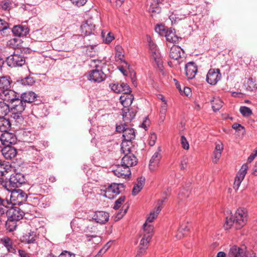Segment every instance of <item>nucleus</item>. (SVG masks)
<instances>
[{"instance_id": "20e7f679", "label": "nucleus", "mask_w": 257, "mask_h": 257, "mask_svg": "<svg viewBox=\"0 0 257 257\" xmlns=\"http://www.w3.org/2000/svg\"><path fill=\"white\" fill-rule=\"evenodd\" d=\"M6 62L11 67H21L25 64L26 59L23 55L14 53L7 58Z\"/></svg>"}, {"instance_id": "39448f33", "label": "nucleus", "mask_w": 257, "mask_h": 257, "mask_svg": "<svg viewBox=\"0 0 257 257\" xmlns=\"http://www.w3.org/2000/svg\"><path fill=\"white\" fill-rule=\"evenodd\" d=\"M95 26L94 25L92 19H90L83 22L80 27V32L82 35L86 36L92 35L94 39L96 37L94 34Z\"/></svg>"}, {"instance_id": "e433bc0d", "label": "nucleus", "mask_w": 257, "mask_h": 257, "mask_svg": "<svg viewBox=\"0 0 257 257\" xmlns=\"http://www.w3.org/2000/svg\"><path fill=\"white\" fill-rule=\"evenodd\" d=\"M189 230V228L186 223L181 224L178 229L177 234L176 235V238L181 239Z\"/></svg>"}, {"instance_id": "49530a36", "label": "nucleus", "mask_w": 257, "mask_h": 257, "mask_svg": "<svg viewBox=\"0 0 257 257\" xmlns=\"http://www.w3.org/2000/svg\"><path fill=\"white\" fill-rule=\"evenodd\" d=\"M85 227L86 228L84 231V232L94 233L97 230L96 226L94 225L92 223H91V221L90 220H87V222L86 223Z\"/></svg>"}, {"instance_id": "79ce46f5", "label": "nucleus", "mask_w": 257, "mask_h": 257, "mask_svg": "<svg viewBox=\"0 0 257 257\" xmlns=\"http://www.w3.org/2000/svg\"><path fill=\"white\" fill-rule=\"evenodd\" d=\"M148 244L149 243L145 242H144V244H142L141 241H140L139 249L135 257H142L146 253L148 247Z\"/></svg>"}, {"instance_id": "37998d69", "label": "nucleus", "mask_w": 257, "mask_h": 257, "mask_svg": "<svg viewBox=\"0 0 257 257\" xmlns=\"http://www.w3.org/2000/svg\"><path fill=\"white\" fill-rule=\"evenodd\" d=\"M167 102L162 103L161 105L160 110V122H163L166 117V113L167 110Z\"/></svg>"}, {"instance_id": "9d476101", "label": "nucleus", "mask_w": 257, "mask_h": 257, "mask_svg": "<svg viewBox=\"0 0 257 257\" xmlns=\"http://www.w3.org/2000/svg\"><path fill=\"white\" fill-rule=\"evenodd\" d=\"M112 172L117 177L124 179L129 178L131 174L130 169L124 166L121 163L120 165H115Z\"/></svg>"}, {"instance_id": "f704fd0d", "label": "nucleus", "mask_w": 257, "mask_h": 257, "mask_svg": "<svg viewBox=\"0 0 257 257\" xmlns=\"http://www.w3.org/2000/svg\"><path fill=\"white\" fill-rule=\"evenodd\" d=\"M164 36L168 42L173 43L178 42L179 39H181L175 34L171 29H169Z\"/></svg>"}, {"instance_id": "a18cd8bd", "label": "nucleus", "mask_w": 257, "mask_h": 257, "mask_svg": "<svg viewBox=\"0 0 257 257\" xmlns=\"http://www.w3.org/2000/svg\"><path fill=\"white\" fill-rule=\"evenodd\" d=\"M223 102L219 98H214L211 101L212 108L214 111L219 110L222 106Z\"/></svg>"}, {"instance_id": "6e6d98bb", "label": "nucleus", "mask_w": 257, "mask_h": 257, "mask_svg": "<svg viewBox=\"0 0 257 257\" xmlns=\"http://www.w3.org/2000/svg\"><path fill=\"white\" fill-rule=\"evenodd\" d=\"M109 86L114 92L117 93L121 92V85L118 83H110Z\"/></svg>"}, {"instance_id": "0eeeda50", "label": "nucleus", "mask_w": 257, "mask_h": 257, "mask_svg": "<svg viewBox=\"0 0 257 257\" xmlns=\"http://www.w3.org/2000/svg\"><path fill=\"white\" fill-rule=\"evenodd\" d=\"M5 213L8 218L17 221L22 219L25 214L24 211L19 207H13L8 209V205Z\"/></svg>"}, {"instance_id": "f257e3e1", "label": "nucleus", "mask_w": 257, "mask_h": 257, "mask_svg": "<svg viewBox=\"0 0 257 257\" xmlns=\"http://www.w3.org/2000/svg\"><path fill=\"white\" fill-rule=\"evenodd\" d=\"M248 219L247 210L245 208H239L235 211L234 215L226 217L224 227L225 229H229L233 224L236 228H240L245 225Z\"/></svg>"}, {"instance_id": "393cba45", "label": "nucleus", "mask_w": 257, "mask_h": 257, "mask_svg": "<svg viewBox=\"0 0 257 257\" xmlns=\"http://www.w3.org/2000/svg\"><path fill=\"white\" fill-rule=\"evenodd\" d=\"M36 239V233L34 231L26 232L21 238L22 242L27 244L34 243Z\"/></svg>"}, {"instance_id": "bb28decb", "label": "nucleus", "mask_w": 257, "mask_h": 257, "mask_svg": "<svg viewBox=\"0 0 257 257\" xmlns=\"http://www.w3.org/2000/svg\"><path fill=\"white\" fill-rule=\"evenodd\" d=\"M184 51L180 47L177 45H173L170 49L169 52V57L174 60H178L181 57L182 54Z\"/></svg>"}, {"instance_id": "9b49d317", "label": "nucleus", "mask_w": 257, "mask_h": 257, "mask_svg": "<svg viewBox=\"0 0 257 257\" xmlns=\"http://www.w3.org/2000/svg\"><path fill=\"white\" fill-rule=\"evenodd\" d=\"M144 234L140 241L142 244L144 242L149 243L154 233V226L152 224L144 223L143 225Z\"/></svg>"}, {"instance_id": "8fccbe9b", "label": "nucleus", "mask_w": 257, "mask_h": 257, "mask_svg": "<svg viewBox=\"0 0 257 257\" xmlns=\"http://www.w3.org/2000/svg\"><path fill=\"white\" fill-rule=\"evenodd\" d=\"M172 189L170 187H168L163 193V196L162 199L160 200L158 202V205L162 204L168 198L171 193Z\"/></svg>"}, {"instance_id": "13d9d810", "label": "nucleus", "mask_w": 257, "mask_h": 257, "mask_svg": "<svg viewBox=\"0 0 257 257\" xmlns=\"http://www.w3.org/2000/svg\"><path fill=\"white\" fill-rule=\"evenodd\" d=\"M121 92H123V94L131 93V89L129 85L125 83L122 82L121 84Z\"/></svg>"}, {"instance_id": "f03ea898", "label": "nucleus", "mask_w": 257, "mask_h": 257, "mask_svg": "<svg viewBox=\"0 0 257 257\" xmlns=\"http://www.w3.org/2000/svg\"><path fill=\"white\" fill-rule=\"evenodd\" d=\"M121 150L124 154L121 163L124 166L130 168L137 165L138 159L133 154L132 147L126 145L125 142L121 143Z\"/></svg>"}, {"instance_id": "473e14b6", "label": "nucleus", "mask_w": 257, "mask_h": 257, "mask_svg": "<svg viewBox=\"0 0 257 257\" xmlns=\"http://www.w3.org/2000/svg\"><path fill=\"white\" fill-rule=\"evenodd\" d=\"M10 87V78L7 76L0 77V94Z\"/></svg>"}, {"instance_id": "864d4df0", "label": "nucleus", "mask_w": 257, "mask_h": 257, "mask_svg": "<svg viewBox=\"0 0 257 257\" xmlns=\"http://www.w3.org/2000/svg\"><path fill=\"white\" fill-rule=\"evenodd\" d=\"M239 111L244 117H248L252 114V110L249 107L245 106H241Z\"/></svg>"}, {"instance_id": "f3484780", "label": "nucleus", "mask_w": 257, "mask_h": 257, "mask_svg": "<svg viewBox=\"0 0 257 257\" xmlns=\"http://www.w3.org/2000/svg\"><path fill=\"white\" fill-rule=\"evenodd\" d=\"M2 141L4 143L5 146H11L16 144L17 142V138L16 136L8 131L1 134Z\"/></svg>"}, {"instance_id": "c756f323", "label": "nucleus", "mask_w": 257, "mask_h": 257, "mask_svg": "<svg viewBox=\"0 0 257 257\" xmlns=\"http://www.w3.org/2000/svg\"><path fill=\"white\" fill-rule=\"evenodd\" d=\"M134 96L131 93L123 94L120 97V101L124 108H128L132 103Z\"/></svg>"}, {"instance_id": "dca6fc26", "label": "nucleus", "mask_w": 257, "mask_h": 257, "mask_svg": "<svg viewBox=\"0 0 257 257\" xmlns=\"http://www.w3.org/2000/svg\"><path fill=\"white\" fill-rule=\"evenodd\" d=\"M10 182L12 187H19L25 182V176L21 173H14L11 175Z\"/></svg>"}, {"instance_id": "5fc2aeb1", "label": "nucleus", "mask_w": 257, "mask_h": 257, "mask_svg": "<svg viewBox=\"0 0 257 257\" xmlns=\"http://www.w3.org/2000/svg\"><path fill=\"white\" fill-rule=\"evenodd\" d=\"M244 178L242 177V176L236 175L234 182L233 183V187L235 190H237L239 188L240 185Z\"/></svg>"}, {"instance_id": "4d7b16f0", "label": "nucleus", "mask_w": 257, "mask_h": 257, "mask_svg": "<svg viewBox=\"0 0 257 257\" xmlns=\"http://www.w3.org/2000/svg\"><path fill=\"white\" fill-rule=\"evenodd\" d=\"M11 4L9 1H2L0 2V8L5 11H9L10 9Z\"/></svg>"}, {"instance_id": "052dcab7", "label": "nucleus", "mask_w": 257, "mask_h": 257, "mask_svg": "<svg viewBox=\"0 0 257 257\" xmlns=\"http://www.w3.org/2000/svg\"><path fill=\"white\" fill-rule=\"evenodd\" d=\"M248 168V167L247 164H243L237 174L240 175V176H242V177L244 178Z\"/></svg>"}, {"instance_id": "c85d7f7f", "label": "nucleus", "mask_w": 257, "mask_h": 257, "mask_svg": "<svg viewBox=\"0 0 257 257\" xmlns=\"http://www.w3.org/2000/svg\"><path fill=\"white\" fill-rule=\"evenodd\" d=\"M13 34L18 37L25 36L29 33V29L25 26H14L12 30Z\"/></svg>"}, {"instance_id": "a878e982", "label": "nucleus", "mask_w": 257, "mask_h": 257, "mask_svg": "<svg viewBox=\"0 0 257 257\" xmlns=\"http://www.w3.org/2000/svg\"><path fill=\"white\" fill-rule=\"evenodd\" d=\"M223 150V145L222 143H216L215 150L213 153L212 162L213 163L216 164L219 161Z\"/></svg>"}, {"instance_id": "4be33fe9", "label": "nucleus", "mask_w": 257, "mask_h": 257, "mask_svg": "<svg viewBox=\"0 0 257 257\" xmlns=\"http://www.w3.org/2000/svg\"><path fill=\"white\" fill-rule=\"evenodd\" d=\"M245 255L244 248H240L236 245H233L230 248L229 257H243Z\"/></svg>"}, {"instance_id": "2f4dec72", "label": "nucleus", "mask_w": 257, "mask_h": 257, "mask_svg": "<svg viewBox=\"0 0 257 257\" xmlns=\"http://www.w3.org/2000/svg\"><path fill=\"white\" fill-rule=\"evenodd\" d=\"M92 70H103L106 66V62L99 59H92L89 64Z\"/></svg>"}, {"instance_id": "72a5a7b5", "label": "nucleus", "mask_w": 257, "mask_h": 257, "mask_svg": "<svg viewBox=\"0 0 257 257\" xmlns=\"http://www.w3.org/2000/svg\"><path fill=\"white\" fill-rule=\"evenodd\" d=\"M163 207L160 204L158 205L156 208V210L152 211L149 216L147 217L145 223L152 224L154 220L157 217L158 215L160 212Z\"/></svg>"}, {"instance_id": "a19ab883", "label": "nucleus", "mask_w": 257, "mask_h": 257, "mask_svg": "<svg viewBox=\"0 0 257 257\" xmlns=\"http://www.w3.org/2000/svg\"><path fill=\"white\" fill-rule=\"evenodd\" d=\"M17 221L13 220L8 218V220L6 222V227L7 230L9 232L14 231L17 226Z\"/></svg>"}, {"instance_id": "de8ad7c7", "label": "nucleus", "mask_w": 257, "mask_h": 257, "mask_svg": "<svg viewBox=\"0 0 257 257\" xmlns=\"http://www.w3.org/2000/svg\"><path fill=\"white\" fill-rule=\"evenodd\" d=\"M246 89L249 91H253L257 88V85L252 78H249L245 83Z\"/></svg>"}, {"instance_id": "ddd939ff", "label": "nucleus", "mask_w": 257, "mask_h": 257, "mask_svg": "<svg viewBox=\"0 0 257 257\" xmlns=\"http://www.w3.org/2000/svg\"><path fill=\"white\" fill-rule=\"evenodd\" d=\"M1 243L6 247L9 253L17 254L18 250L16 244H14L13 240L8 236H4L1 239Z\"/></svg>"}, {"instance_id": "774afa93", "label": "nucleus", "mask_w": 257, "mask_h": 257, "mask_svg": "<svg viewBox=\"0 0 257 257\" xmlns=\"http://www.w3.org/2000/svg\"><path fill=\"white\" fill-rule=\"evenodd\" d=\"M18 252L20 257H30L29 253L25 250L19 249Z\"/></svg>"}, {"instance_id": "5701e85b", "label": "nucleus", "mask_w": 257, "mask_h": 257, "mask_svg": "<svg viewBox=\"0 0 257 257\" xmlns=\"http://www.w3.org/2000/svg\"><path fill=\"white\" fill-rule=\"evenodd\" d=\"M147 41L149 42V46L152 52L155 61L159 64L160 62V53L155 44L151 41V38L150 36H147Z\"/></svg>"}, {"instance_id": "3c124183", "label": "nucleus", "mask_w": 257, "mask_h": 257, "mask_svg": "<svg viewBox=\"0 0 257 257\" xmlns=\"http://www.w3.org/2000/svg\"><path fill=\"white\" fill-rule=\"evenodd\" d=\"M35 83L34 78L30 76L21 80V83L25 86H32Z\"/></svg>"}, {"instance_id": "7ed1b4c3", "label": "nucleus", "mask_w": 257, "mask_h": 257, "mask_svg": "<svg viewBox=\"0 0 257 257\" xmlns=\"http://www.w3.org/2000/svg\"><path fill=\"white\" fill-rule=\"evenodd\" d=\"M125 186L123 183H113L109 185L105 190H101V192H104L103 195L109 199H113L118 194H119L122 190L124 189Z\"/></svg>"}, {"instance_id": "4468645a", "label": "nucleus", "mask_w": 257, "mask_h": 257, "mask_svg": "<svg viewBox=\"0 0 257 257\" xmlns=\"http://www.w3.org/2000/svg\"><path fill=\"white\" fill-rule=\"evenodd\" d=\"M161 152V148L159 147L150 159L149 169L151 171L155 170L158 167L160 161L162 158Z\"/></svg>"}, {"instance_id": "09e8293b", "label": "nucleus", "mask_w": 257, "mask_h": 257, "mask_svg": "<svg viewBox=\"0 0 257 257\" xmlns=\"http://www.w3.org/2000/svg\"><path fill=\"white\" fill-rule=\"evenodd\" d=\"M9 204L8 200L0 197V215H4L7 210V206Z\"/></svg>"}, {"instance_id": "4c0bfd02", "label": "nucleus", "mask_w": 257, "mask_h": 257, "mask_svg": "<svg viewBox=\"0 0 257 257\" xmlns=\"http://www.w3.org/2000/svg\"><path fill=\"white\" fill-rule=\"evenodd\" d=\"M11 166L8 162L0 163V178L5 176L11 170Z\"/></svg>"}, {"instance_id": "58836bf2", "label": "nucleus", "mask_w": 257, "mask_h": 257, "mask_svg": "<svg viewBox=\"0 0 257 257\" xmlns=\"http://www.w3.org/2000/svg\"><path fill=\"white\" fill-rule=\"evenodd\" d=\"M22 40L19 38H13L8 42V45L12 48L16 49L22 47Z\"/></svg>"}, {"instance_id": "6e6552de", "label": "nucleus", "mask_w": 257, "mask_h": 257, "mask_svg": "<svg viewBox=\"0 0 257 257\" xmlns=\"http://www.w3.org/2000/svg\"><path fill=\"white\" fill-rule=\"evenodd\" d=\"M27 198V194L21 189H15L12 191L10 200L14 204H20L24 202Z\"/></svg>"}, {"instance_id": "2eb2a0df", "label": "nucleus", "mask_w": 257, "mask_h": 257, "mask_svg": "<svg viewBox=\"0 0 257 257\" xmlns=\"http://www.w3.org/2000/svg\"><path fill=\"white\" fill-rule=\"evenodd\" d=\"M87 220L78 218L73 219L71 222V226L74 231L83 232L86 228Z\"/></svg>"}, {"instance_id": "f8f14e48", "label": "nucleus", "mask_w": 257, "mask_h": 257, "mask_svg": "<svg viewBox=\"0 0 257 257\" xmlns=\"http://www.w3.org/2000/svg\"><path fill=\"white\" fill-rule=\"evenodd\" d=\"M19 97V94L10 88L7 89L0 94L1 99L3 100L4 101L9 102L11 104L16 101Z\"/></svg>"}, {"instance_id": "7c9ffc66", "label": "nucleus", "mask_w": 257, "mask_h": 257, "mask_svg": "<svg viewBox=\"0 0 257 257\" xmlns=\"http://www.w3.org/2000/svg\"><path fill=\"white\" fill-rule=\"evenodd\" d=\"M123 119L125 121H130L134 118L137 112L136 110H133L128 108H123L122 109Z\"/></svg>"}, {"instance_id": "6ab92c4d", "label": "nucleus", "mask_w": 257, "mask_h": 257, "mask_svg": "<svg viewBox=\"0 0 257 257\" xmlns=\"http://www.w3.org/2000/svg\"><path fill=\"white\" fill-rule=\"evenodd\" d=\"M135 130L133 128L127 127L124 130L122 135L123 138L122 143L125 142L126 145L131 147H132V141L135 138Z\"/></svg>"}, {"instance_id": "603ef678", "label": "nucleus", "mask_w": 257, "mask_h": 257, "mask_svg": "<svg viewBox=\"0 0 257 257\" xmlns=\"http://www.w3.org/2000/svg\"><path fill=\"white\" fill-rule=\"evenodd\" d=\"M169 29L163 25H158L155 28V31L160 36H164Z\"/></svg>"}, {"instance_id": "ea45409f", "label": "nucleus", "mask_w": 257, "mask_h": 257, "mask_svg": "<svg viewBox=\"0 0 257 257\" xmlns=\"http://www.w3.org/2000/svg\"><path fill=\"white\" fill-rule=\"evenodd\" d=\"M10 110L9 105L4 101H0V117L7 115Z\"/></svg>"}, {"instance_id": "338daca9", "label": "nucleus", "mask_w": 257, "mask_h": 257, "mask_svg": "<svg viewBox=\"0 0 257 257\" xmlns=\"http://www.w3.org/2000/svg\"><path fill=\"white\" fill-rule=\"evenodd\" d=\"M157 140V136L155 133L152 134L150 137L149 144L151 146H153L156 143Z\"/></svg>"}, {"instance_id": "b1692460", "label": "nucleus", "mask_w": 257, "mask_h": 257, "mask_svg": "<svg viewBox=\"0 0 257 257\" xmlns=\"http://www.w3.org/2000/svg\"><path fill=\"white\" fill-rule=\"evenodd\" d=\"M12 111L18 113H22L26 106V104L20 97L16 101L12 103Z\"/></svg>"}, {"instance_id": "aec40b11", "label": "nucleus", "mask_w": 257, "mask_h": 257, "mask_svg": "<svg viewBox=\"0 0 257 257\" xmlns=\"http://www.w3.org/2000/svg\"><path fill=\"white\" fill-rule=\"evenodd\" d=\"M185 69L188 78L191 79L195 77L197 72V67L194 62H188L186 64Z\"/></svg>"}, {"instance_id": "e2e57ef3", "label": "nucleus", "mask_w": 257, "mask_h": 257, "mask_svg": "<svg viewBox=\"0 0 257 257\" xmlns=\"http://www.w3.org/2000/svg\"><path fill=\"white\" fill-rule=\"evenodd\" d=\"M58 257H75V254L67 250H63Z\"/></svg>"}, {"instance_id": "a211bd4d", "label": "nucleus", "mask_w": 257, "mask_h": 257, "mask_svg": "<svg viewBox=\"0 0 257 257\" xmlns=\"http://www.w3.org/2000/svg\"><path fill=\"white\" fill-rule=\"evenodd\" d=\"M0 151L6 159L11 160L16 157L17 150L12 146H4Z\"/></svg>"}, {"instance_id": "c9c22d12", "label": "nucleus", "mask_w": 257, "mask_h": 257, "mask_svg": "<svg viewBox=\"0 0 257 257\" xmlns=\"http://www.w3.org/2000/svg\"><path fill=\"white\" fill-rule=\"evenodd\" d=\"M11 127V123L8 119H6L4 116L0 117V131L1 132H6Z\"/></svg>"}, {"instance_id": "c03bdc74", "label": "nucleus", "mask_w": 257, "mask_h": 257, "mask_svg": "<svg viewBox=\"0 0 257 257\" xmlns=\"http://www.w3.org/2000/svg\"><path fill=\"white\" fill-rule=\"evenodd\" d=\"M190 193V191L189 189L182 188L178 194V198L181 201H184L189 197Z\"/></svg>"}, {"instance_id": "69168bd1", "label": "nucleus", "mask_w": 257, "mask_h": 257, "mask_svg": "<svg viewBox=\"0 0 257 257\" xmlns=\"http://www.w3.org/2000/svg\"><path fill=\"white\" fill-rule=\"evenodd\" d=\"M127 127H126V125L125 123L116 125V131L118 133H123L124 130H125Z\"/></svg>"}, {"instance_id": "423d86ee", "label": "nucleus", "mask_w": 257, "mask_h": 257, "mask_svg": "<svg viewBox=\"0 0 257 257\" xmlns=\"http://www.w3.org/2000/svg\"><path fill=\"white\" fill-rule=\"evenodd\" d=\"M106 77V74L102 70H91L88 72L87 76V78L89 81L97 83L103 81Z\"/></svg>"}, {"instance_id": "bf43d9fd", "label": "nucleus", "mask_w": 257, "mask_h": 257, "mask_svg": "<svg viewBox=\"0 0 257 257\" xmlns=\"http://www.w3.org/2000/svg\"><path fill=\"white\" fill-rule=\"evenodd\" d=\"M181 144L184 149L187 150L189 149L188 142L184 136H182L181 137Z\"/></svg>"}, {"instance_id": "412c9836", "label": "nucleus", "mask_w": 257, "mask_h": 257, "mask_svg": "<svg viewBox=\"0 0 257 257\" xmlns=\"http://www.w3.org/2000/svg\"><path fill=\"white\" fill-rule=\"evenodd\" d=\"M109 217V214L105 211H96L93 217L94 219L97 223L100 224H105L108 221Z\"/></svg>"}, {"instance_id": "cd10ccee", "label": "nucleus", "mask_w": 257, "mask_h": 257, "mask_svg": "<svg viewBox=\"0 0 257 257\" xmlns=\"http://www.w3.org/2000/svg\"><path fill=\"white\" fill-rule=\"evenodd\" d=\"M20 99L26 104L34 102L37 98L36 94L33 91H26L20 96Z\"/></svg>"}, {"instance_id": "0e129e2a", "label": "nucleus", "mask_w": 257, "mask_h": 257, "mask_svg": "<svg viewBox=\"0 0 257 257\" xmlns=\"http://www.w3.org/2000/svg\"><path fill=\"white\" fill-rule=\"evenodd\" d=\"M9 28V24L5 21L0 19V32L7 30Z\"/></svg>"}, {"instance_id": "680f3d73", "label": "nucleus", "mask_w": 257, "mask_h": 257, "mask_svg": "<svg viewBox=\"0 0 257 257\" xmlns=\"http://www.w3.org/2000/svg\"><path fill=\"white\" fill-rule=\"evenodd\" d=\"M124 196H121L118 199H117L115 202V204L113 206V209L115 210L118 209L120 207V205L122 204V203L124 202Z\"/></svg>"}, {"instance_id": "1a4fd4ad", "label": "nucleus", "mask_w": 257, "mask_h": 257, "mask_svg": "<svg viewBox=\"0 0 257 257\" xmlns=\"http://www.w3.org/2000/svg\"><path fill=\"white\" fill-rule=\"evenodd\" d=\"M221 74L219 69H210L206 75V81L211 85H215L221 79Z\"/></svg>"}]
</instances>
